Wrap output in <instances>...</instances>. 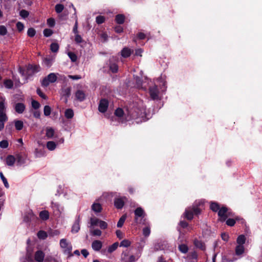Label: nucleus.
<instances>
[{"label":"nucleus","mask_w":262,"mask_h":262,"mask_svg":"<svg viewBox=\"0 0 262 262\" xmlns=\"http://www.w3.org/2000/svg\"><path fill=\"white\" fill-rule=\"evenodd\" d=\"M217 212L218 221L221 223L225 222L228 217L234 216V214L232 213L230 209L226 206L221 207L219 203L214 202V212Z\"/></svg>","instance_id":"obj_1"},{"label":"nucleus","mask_w":262,"mask_h":262,"mask_svg":"<svg viewBox=\"0 0 262 262\" xmlns=\"http://www.w3.org/2000/svg\"><path fill=\"white\" fill-rule=\"evenodd\" d=\"M203 204L204 202L202 200L196 201L191 207L186 209L184 213L185 217L187 220H192L194 215H198L200 213Z\"/></svg>","instance_id":"obj_2"},{"label":"nucleus","mask_w":262,"mask_h":262,"mask_svg":"<svg viewBox=\"0 0 262 262\" xmlns=\"http://www.w3.org/2000/svg\"><path fill=\"white\" fill-rule=\"evenodd\" d=\"M58 74H55L54 73H50L47 77H45L42 81L41 84L43 86L47 87L50 84V83L55 82L57 79V75Z\"/></svg>","instance_id":"obj_3"},{"label":"nucleus","mask_w":262,"mask_h":262,"mask_svg":"<svg viewBox=\"0 0 262 262\" xmlns=\"http://www.w3.org/2000/svg\"><path fill=\"white\" fill-rule=\"evenodd\" d=\"M60 246L61 248L64 249V252L70 253L72 251V246L71 243L68 242L66 238L60 239Z\"/></svg>","instance_id":"obj_4"},{"label":"nucleus","mask_w":262,"mask_h":262,"mask_svg":"<svg viewBox=\"0 0 262 262\" xmlns=\"http://www.w3.org/2000/svg\"><path fill=\"white\" fill-rule=\"evenodd\" d=\"M0 118H8L6 115V106L5 105V100L0 96Z\"/></svg>","instance_id":"obj_5"},{"label":"nucleus","mask_w":262,"mask_h":262,"mask_svg":"<svg viewBox=\"0 0 262 262\" xmlns=\"http://www.w3.org/2000/svg\"><path fill=\"white\" fill-rule=\"evenodd\" d=\"M149 92L150 96L152 100L159 99V92L157 86L154 85L152 86H150L149 89Z\"/></svg>","instance_id":"obj_6"},{"label":"nucleus","mask_w":262,"mask_h":262,"mask_svg":"<svg viewBox=\"0 0 262 262\" xmlns=\"http://www.w3.org/2000/svg\"><path fill=\"white\" fill-rule=\"evenodd\" d=\"M135 220L137 223H140V222L138 221L139 218L141 217V219H143L145 215V213L143 209L141 207H138L135 210Z\"/></svg>","instance_id":"obj_7"},{"label":"nucleus","mask_w":262,"mask_h":262,"mask_svg":"<svg viewBox=\"0 0 262 262\" xmlns=\"http://www.w3.org/2000/svg\"><path fill=\"white\" fill-rule=\"evenodd\" d=\"M126 200V197L115 198L114 200V205L115 207L119 209H122L124 205L125 200Z\"/></svg>","instance_id":"obj_8"},{"label":"nucleus","mask_w":262,"mask_h":262,"mask_svg":"<svg viewBox=\"0 0 262 262\" xmlns=\"http://www.w3.org/2000/svg\"><path fill=\"white\" fill-rule=\"evenodd\" d=\"M40 71V67L37 65L29 64L27 68V74L30 76Z\"/></svg>","instance_id":"obj_9"},{"label":"nucleus","mask_w":262,"mask_h":262,"mask_svg":"<svg viewBox=\"0 0 262 262\" xmlns=\"http://www.w3.org/2000/svg\"><path fill=\"white\" fill-rule=\"evenodd\" d=\"M108 105V101L103 99L101 100L99 103L98 109L99 111L101 113H104L106 111Z\"/></svg>","instance_id":"obj_10"},{"label":"nucleus","mask_w":262,"mask_h":262,"mask_svg":"<svg viewBox=\"0 0 262 262\" xmlns=\"http://www.w3.org/2000/svg\"><path fill=\"white\" fill-rule=\"evenodd\" d=\"M102 247V243L99 240H95L92 243V248L95 251H99Z\"/></svg>","instance_id":"obj_11"},{"label":"nucleus","mask_w":262,"mask_h":262,"mask_svg":"<svg viewBox=\"0 0 262 262\" xmlns=\"http://www.w3.org/2000/svg\"><path fill=\"white\" fill-rule=\"evenodd\" d=\"M71 88L67 87L63 88L61 90V94L63 97H65V102H67L68 98L71 95Z\"/></svg>","instance_id":"obj_12"},{"label":"nucleus","mask_w":262,"mask_h":262,"mask_svg":"<svg viewBox=\"0 0 262 262\" xmlns=\"http://www.w3.org/2000/svg\"><path fill=\"white\" fill-rule=\"evenodd\" d=\"M240 220V217L235 216L234 219L229 218L225 221L226 224L230 227H233L235 225L236 222Z\"/></svg>","instance_id":"obj_13"},{"label":"nucleus","mask_w":262,"mask_h":262,"mask_svg":"<svg viewBox=\"0 0 262 262\" xmlns=\"http://www.w3.org/2000/svg\"><path fill=\"white\" fill-rule=\"evenodd\" d=\"M34 257L37 261L42 262L45 257V254L41 251H37L35 253Z\"/></svg>","instance_id":"obj_14"},{"label":"nucleus","mask_w":262,"mask_h":262,"mask_svg":"<svg viewBox=\"0 0 262 262\" xmlns=\"http://www.w3.org/2000/svg\"><path fill=\"white\" fill-rule=\"evenodd\" d=\"M75 97L77 100L82 101L85 98V95L83 91L81 90H78L75 93Z\"/></svg>","instance_id":"obj_15"},{"label":"nucleus","mask_w":262,"mask_h":262,"mask_svg":"<svg viewBox=\"0 0 262 262\" xmlns=\"http://www.w3.org/2000/svg\"><path fill=\"white\" fill-rule=\"evenodd\" d=\"M80 229V220L78 217L72 226L71 232L75 233L78 232Z\"/></svg>","instance_id":"obj_16"},{"label":"nucleus","mask_w":262,"mask_h":262,"mask_svg":"<svg viewBox=\"0 0 262 262\" xmlns=\"http://www.w3.org/2000/svg\"><path fill=\"white\" fill-rule=\"evenodd\" d=\"M25 110V105L22 103H17L15 105V110L18 114H22Z\"/></svg>","instance_id":"obj_17"},{"label":"nucleus","mask_w":262,"mask_h":262,"mask_svg":"<svg viewBox=\"0 0 262 262\" xmlns=\"http://www.w3.org/2000/svg\"><path fill=\"white\" fill-rule=\"evenodd\" d=\"M133 52V50L128 48H124L121 51V56L124 58H127Z\"/></svg>","instance_id":"obj_18"},{"label":"nucleus","mask_w":262,"mask_h":262,"mask_svg":"<svg viewBox=\"0 0 262 262\" xmlns=\"http://www.w3.org/2000/svg\"><path fill=\"white\" fill-rule=\"evenodd\" d=\"M245 251V248L244 245H237L235 249V252L236 255H241L244 253Z\"/></svg>","instance_id":"obj_19"},{"label":"nucleus","mask_w":262,"mask_h":262,"mask_svg":"<svg viewBox=\"0 0 262 262\" xmlns=\"http://www.w3.org/2000/svg\"><path fill=\"white\" fill-rule=\"evenodd\" d=\"M6 161L8 166H13L16 161V159L13 156L9 155L7 157Z\"/></svg>","instance_id":"obj_20"},{"label":"nucleus","mask_w":262,"mask_h":262,"mask_svg":"<svg viewBox=\"0 0 262 262\" xmlns=\"http://www.w3.org/2000/svg\"><path fill=\"white\" fill-rule=\"evenodd\" d=\"M246 238L245 235L244 234H241L237 237L236 239V243L237 245H244L246 242Z\"/></svg>","instance_id":"obj_21"},{"label":"nucleus","mask_w":262,"mask_h":262,"mask_svg":"<svg viewBox=\"0 0 262 262\" xmlns=\"http://www.w3.org/2000/svg\"><path fill=\"white\" fill-rule=\"evenodd\" d=\"M39 217L43 221L47 220L49 217V213L47 210L41 211L39 213Z\"/></svg>","instance_id":"obj_22"},{"label":"nucleus","mask_w":262,"mask_h":262,"mask_svg":"<svg viewBox=\"0 0 262 262\" xmlns=\"http://www.w3.org/2000/svg\"><path fill=\"white\" fill-rule=\"evenodd\" d=\"M46 131V136L48 139L52 138L54 136V130L52 127H47Z\"/></svg>","instance_id":"obj_23"},{"label":"nucleus","mask_w":262,"mask_h":262,"mask_svg":"<svg viewBox=\"0 0 262 262\" xmlns=\"http://www.w3.org/2000/svg\"><path fill=\"white\" fill-rule=\"evenodd\" d=\"M14 125L16 129H17V130H20L23 129L24 127V123L21 120H15Z\"/></svg>","instance_id":"obj_24"},{"label":"nucleus","mask_w":262,"mask_h":262,"mask_svg":"<svg viewBox=\"0 0 262 262\" xmlns=\"http://www.w3.org/2000/svg\"><path fill=\"white\" fill-rule=\"evenodd\" d=\"M125 16L123 14H118L116 16L115 20L117 24H122L124 22Z\"/></svg>","instance_id":"obj_25"},{"label":"nucleus","mask_w":262,"mask_h":262,"mask_svg":"<svg viewBox=\"0 0 262 262\" xmlns=\"http://www.w3.org/2000/svg\"><path fill=\"white\" fill-rule=\"evenodd\" d=\"M92 209L96 212H99L101 211L102 207L99 203H94L92 206Z\"/></svg>","instance_id":"obj_26"},{"label":"nucleus","mask_w":262,"mask_h":262,"mask_svg":"<svg viewBox=\"0 0 262 262\" xmlns=\"http://www.w3.org/2000/svg\"><path fill=\"white\" fill-rule=\"evenodd\" d=\"M65 117L68 119H71L74 116V112L72 109H67L65 111Z\"/></svg>","instance_id":"obj_27"},{"label":"nucleus","mask_w":262,"mask_h":262,"mask_svg":"<svg viewBox=\"0 0 262 262\" xmlns=\"http://www.w3.org/2000/svg\"><path fill=\"white\" fill-rule=\"evenodd\" d=\"M4 84L7 89H12L13 86V82L10 79H7L4 81Z\"/></svg>","instance_id":"obj_28"},{"label":"nucleus","mask_w":262,"mask_h":262,"mask_svg":"<svg viewBox=\"0 0 262 262\" xmlns=\"http://www.w3.org/2000/svg\"><path fill=\"white\" fill-rule=\"evenodd\" d=\"M118 246V243L116 242V243H114L113 245H112L111 246H110L108 247V249H107L108 252L110 253H112L113 252H114V251H115L117 249Z\"/></svg>","instance_id":"obj_29"},{"label":"nucleus","mask_w":262,"mask_h":262,"mask_svg":"<svg viewBox=\"0 0 262 262\" xmlns=\"http://www.w3.org/2000/svg\"><path fill=\"white\" fill-rule=\"evenodd\" d=\"M194 244L196 248H200L202 250L205 249L204 244L201 242L197 239L194 241Z\"/></svg>","instance_id":"obj_30"},{"label":"nucleus","mask_w":262,"mask_h":262,"mask_svg":"<svg viewBox=\"0 0 262 262\" xmlns=\"http://www.w3.org/2000/svg\"><path fill=\"white\" fill-rule=\"evenodd\" d=\"M126 215L125 214L123 215L119 219L117 223V227L121 228L123 225V224L126 220Z\"/></svg>","instance_id":"obj_31"},{"label":"nucleus","mask_w":262,"mask_h":262,"mask_svg":"<svg viewBox=\"0 0 262 262\" xmlns=\"http://www.w3.org/2000/svg\"><path fill=\"white\" fill-rule=\"evenodd\" d=\"M56 145L53 141H49L47 143V147L50 150H53L55 149Z\"/></svg>","instance_id":"obj_32"},{"label":"nucleus","mask_w":262,"mask_h":262,"mask_svg":"<svg viewBox=\"0 0 262 262\" xmlns=\"http://www.w3.org/2000/svg\"><path fill=\"white\" fill-rule=\"evenodd\" d=\"M59 45L57 43H52L50 46L51 50L54 53L58 52L59 50Z\"/></svg>","instance_id":"obj_33"},{"label":"nucleus","mask_w":262,"mask_h":262,"mask_svg":"<svg viewBox=\"0 0 262 262\" xmlns=\"http://www.w3.org/2000/svg\"><path fill=\"white\" fill-rule=\"evenodd\" d=\"M179 249L181 252L183 253H186L187 252L188 248L186 245L182 244L179 245Z\"/></svg>","instance_id":"obj_34"},{"label":"nucleus","mask_w":262,"mask_h":262,"mask_svg":"<svg viewBox=\"0 0 262 262\" xmlns=\"http://www.w3.org/2000/svg\"><path fill=\"white\" fill-rule=\"evenodd\" d=\"M68 55L72 62H75L77 60V56L74 53L69 52Z\"/></svg>","instance_id":"obj_35"},{"label":"nucleus","mask_w":262,"mask_h":262,"mask_svg":"<svg viewBox=\"0 0 262 262\" xmlns=\"http://www.w3.org/2000/svg\"><path fill=\"white\" fill-rule=\"evenodd\" d=\"M51 107L49 105H46L43 108V113L46 116H48L51 114Z\"/></svg>","instance_id":"obj_36"},{"label":"nucleus","mask_w":262,"mask_h":262,"mask_svg":"<svg viewBox=\"0 0 262 262\" xmlns=\"http://www.w3.org/2000/svg\"><path fill=\"white\" fill-rule=\"evenodd\" d=\"M130 242L127 239H124L120 243V247H128L130 245Z\"/></svg>","instance_id":"obj_37"},{"label":"nucleus","mask_w":262,"mask_h":262,"mask_svg":"<svg viewBox=\"0 0 262 262\" xmlns=\"http://www.w3.org/2000/svg\"><path fill=\"white\" fill-rule=\"evenodd\" d=\"M55 9L56 12L57 13H59L63 11V10L64 9V6L62 4H57L55 6Z\"/></svg>","instance_id":"obj_38"},{"label":"nucleus","mask_w":262,"mask_h":262,"mask_svg":"<svg viewBox=\"0 0 262 262\" xmlns=\"http://www.w3.org/2000/svg\"><path fill=\"white\" fill-rule=\"evenodd\" d=\"M37 236L39 238L45 239L47 237V234L45 231H39L37 233Z\"/></svg>","instance_id":"obj_39"},{"label":"nucleus","mask_w":262,"mask_h":262,"mask_svg":"<svg viewBox=\"0 0 262 262\" xmlns=\"http://www.w3.org/2000/svg\"><path fill=\"white\" fill-rule=\"evenodd\" d=\"M43 33L45 36L49 37L52 35L53 31L50 29H45Z\"/></svg>","instance_id":"obj_40"},{"label":"nucleus","mask_w":262,"mask_h":262,"mask_svg":"<svg viewBox=\"0 0 262 262\" xmlns=\"http://www.w3.org/2000/svg\"><path fill=\"white\" fill-rule=\"evenodd\" d=\"M36 31L34 29L30 28L28 30L27 34L29 37H32L35 36Z\"/></svg>","instance_id":"obj_41"},{"label":"nucleus","mask_w":262,"mask_h":262,"mask_svg":"<svg viewBox=\"0 0 262 262\" xmlns=\"http://www.w3.org/2000/svg\"><path fill=\"white\" fill-rule=\"evenodd\" d=\"M0 177H1V178L2 180V181L4 183L5 186L7 188H9V184L7 182V180L6 178L4 177V176L3 175V174L2 172H0Z\"/></svg>","instance_id":"obj_42"},{"label":"nucleus","mask_w":262,"mask_h":262,"mask_svg":"<svg viewBox=\"0 0 262 262\" xmlns=\"http://www.w3.org/2000/svg\"><path fill=\"white\" fill-rule=\"evenodd\" d=\"M105 17L101 15H99L96 17V21L98 24H101L104 22Z\"/></svg>","instance_id":"obj_43"},{"label":"nucleus","mask_w":262,"mask_h":262,"mask_svg":"<svg viewBox=\"0 0 262 262\" xmlns=\"http://www.w3.org/2000/svg\"><path fill=\"white\" fill-rule=\"evenodd\" d=\"M150 233L149 227H146L143 229V234L145 236H148Z\"/></svg>","instance_id":"obj_44"},{"label":"nucleus","mask_w":262,"mask_h":262,"mask_svg":"<svg viewBox=\"0 0 262 262\" xmlns=\"http://www.w3.org/2000/svg\"><path fill=\"white\" fill-rule=\"evenodd\" d=\"M99 222H100V220L97 218L91 219V224L92 226H99Z\"/></svg>","instance_id":"obj_45"},{"label":"nucleus","mask_w":262,"mask_h":262,"mask_svg":"<svg viewBox=\"0 0 262 262\" xmlns=\"http://www.w3.org/2000/svg\"><path fill=\"white\" fill-rule=\"evenodd\" d=\"M47 25L50 27H53L55 25V21L54 18H50L47 19Z\"/></svg>","instance_id":"obj_46"},{"label":"nucleus","mask_w":262,"mask_h":262,"mask_svg":"<svg viewBox=\"0 0 262 262\" xmlns=\"http://www.w3.org/2000/svg\"><path fill=\"white\" fill-rule=\"evenodd\" d=\"M52 59L46 58L44 59L43 62L47 67L49 68L52 65Z\"/></svg>","instance_id":"obj_47"},{"label":"nucleus","mask_w":262,"mask_h":262,"mask_svg":"<svg viewBox=\"0 0 262 262\" xmlns=\"http://www.w3.org/2000/svg\"><path fill=\"white\" fill-rule=\"evenodd\" d=\"M8 120V118H0V131L4 128L5 122Z\"/></svg>","instance_id":"obj_48"},{"label":"nucleus","mask_w":262,"mask_h":262,"mask_svg":"<svg viewBox=\"0 0 262 262\" xmlns=\"http://www.w3.org/2000/svg\"><path fill=\"white\" fill-rule=\"evenodd\" d=\"M7 33V30L4 26H0V35H5Z\"/></svg>","instance_id":"obj_49"},{"label":"nucleus","mask_w":262,"mask_h":262,"mask_svg":"<svg viewBox=\"0 0 262 262\" xmlns=\"http://www.w3.org/2000/svg\"><path fill=\"white\" fill-rule=\"evenodd\" d=\"M19 14L23 18H25L29 16V13L28 11L26 10H21L20 11Z\"/></svg>","instance_id":"obj_50"},{"label":"nucleus","mask_w":262,"mask_h":262,"mask_svg":"<svg viewBox=\"0 0 262 262\" xmlns=\"http://www.w3.org/2000/svg\"><path fill=\"white\" fill-rule=\"evenodd\" d=\"M115 114L116 116H117L119 117H121L123 116L124 112H123V111L122 110V109H121L120 108H118L116 110Z\"/></svg>","instance_id":"obj_51"},{"label":"nucleus","mask_w":262,"mask_h":262,"mask_svg":"<svg viewBox=\"0 0 262 262\" xmlns=\"http://www.w3.org/2000/svg\"><path fill=\"white\" fill-rule=\"evenodd\" d=\"M75 41L77 43H80L83 42V40L81 36L78 34H76L75 35Z\"/></svg>","instance_id":"obj_52"},{"label":"nucleus","mask_w":262,"mask_h":262,"mask_svg":"<svg viewBox=\"0 0 262 262\" xmlns=\"http://www.w3.org/2000/svg\"><path fill=\"white\" fill-rule=\"evenodd\" d=\"M8 142L7 140H3L0 142V147L3 148H6L8 146Z\"/></svg>","instance_id":"obj_53"},{"label":"nucleus","mask_w":262,"mask_h":262,"mask_svg":"<svg viewBox=\"0 0 262 262\" xmlns=\"http://www.w3.org/2000/svg\"><path fill=\"white\" fill-rule=\"evenodd\" d=\"M99 226L102 229H105L107 228V224L105 222L100 220V222H99Z\"/></svg>","instance_id":"obj_54"},{"label":"nucleus","mask_w":262,"mask_h":262,"mask_svg":"<svg viewBox=\"0 0 262 262\" xmlns=\"http://www.w3.org/2000/svg\"><path fill=\"white\" fill-rule=\"evenodd\" d=\"M110 70L112 72L116 73L118 71V66L115 63L112 64L110 66Z\"/></svg>","instance_id":"obj_55"},{"label":"nucleus","mask_w":262,"mask_h":262,"mask_svg":"<svg viewBox=\"0 0 262 262\" xmlns=\"http://www.w3.org/2000/svg\"><path fill=\"white\" fill-rule=\"evenodd\" d=\"M16 27L18 31L21 32L24 28V26L21 22H18L16 24Z\"/></svg>","instance_id":"obj_56"},{"label":"nucleus","mask_w":262,"mask_h":262,"mask_svg":"<svg viewBox=\"0 0 262 262\" xmlns=\"http://www.w3.org/2000/svg\"><path fill=\"white\" fill-rule=\"evenodd\" d=\"M32 106L35 109H37L40 107V104L38 102L35 100L32 101Z\"/></svg>","instance_id":"obj_57"},{"label":"nucleus","mask_w":262,"mask_h":262,"mask_svg":"<svg viewBox=\"0 0 262 262\" xmlns=\"http://www.w3.org/2000/svg\"><path fill=\"white\" fill-rule=\"evenodd\" d=\"M221 237L223 241H224L225 242H227L229 240V236L228 234H227V233H223L221 234Z\"/></svg>","instance_id":"obj_58"},{"label":"nucleus","mask_w":262,"mask_h":262,"mask_svg":"<svg viewBox=\"0 0 262 262\" xmlns=\"http://www.w3.org/2000/svg\"><path fill=\"white\" fill-rule=\"evenodd\" d=\"M16 161L18 163H24V160L23 159V158L21 156L19 155H18L16 156V157L15 158Z\"/></svg>","instance_id":"obj_59"},{"label":"nucleus","mask_w":262,"mask_h":262,"mask_svg":"<svg viewBox=\"0 0 262 262\" xmlns=\"http://www.w3.org/2000/svg\"><path fill=\"white\" fill-rule=\"evenodd\" d=\"M101 233L102 232L99 229H95L92 232V235L96 236H100Z\"/></svg>","instance_id":"obj_60"},{"label":"nucleus","mask_w":262,"mask_h":262,"mask_svg":"<svg viewBox=\"0 0 262 262\" xmlns=\"http://www.w3.org/2000/svg\"><path fill=\"white\" fill-rule=\"evenodd\" d=\"M37 93L40 97L45 99H46V96L41 92L40 89H37Z\"/></svg>","instance_id":"obj_61"},{"label":"nucleus","mask_w":262,"mask_h":262,"mask_svg":"<svg viewBox=\"0 0 262 262\" xmlns=\"http://www.w3.org/2000/svg\"><path fill=\"white\" fill-rule=\"evenodd\" d=\"M116 233L117 237H118L120 239L123 238V234L120 230H117Z\"/></svg>","instance_id":"obj_62"},{"label":"nucleus","mask_w":262,"mask_h":262,"mask_svg":"<svg viewBox=\"0 0 262 262\" xmlns=\"http://www.w3.org/2000/svg\"><path fill=\"white\" fill-rule=\"evenodd\" d=\"M81 254L83 255V256L86 258L87 257V256L89 255V252L86 249H82L81 251Z\"/></svg>","instance_id":"obj_63"},{"label":"nucleus","mask_w":262,"mask_h":262,"mask_svg":"<svg viewBox=\"0 0 262 262\" xmlns=\"http://www.w3.org/2000/svg\"><path fill=\"white\" fill-rule=\"evenodd\" d=\"M69 77L73 80H78L81 78L79 75H69Z\"/></svg>","instance_id":"obj_64"}]
</instances>
